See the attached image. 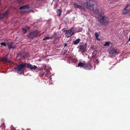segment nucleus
<instances>
[{
	"label": "nucleus",
	"instance_id": "30",
	"mask_svg": "<svg viewBox=\"0 0 130 130\" xmlns=\"http://www.w3.org/2000/svg\"><path fill=\"white\" fill-rule=\"evenodd\" d=\"M67 44L66 43H64V47H65L66 46H67Z\"/></svg>",
	"mask_w": 130,
	"mask_h": 130
},
{
	"label": "nucleus",
	"instance_id": "26",
	"mask_svg": "<svg viewBox=\"0 0 130 130\" xmlns=\"http://www.w3.org/2000/svg\"><path fill=\"white\" fill-rule=\"evenodd\" d=\"M59 40V38L58 37H56L54 40V42H57Z\"/></svg>",
	"mask_w": 130,
	"mask_h": 130
},
{
	"label": "nucleus",
	"instance_id": "12",
	"mask_svg": "<svg viewBox=\"0 0 130 130\" xmlns=\"http://www.w3.org/2000/svg\"><path fill=\"white\" fill-rule=\"evenodd\" d=\"M92 10H93V11L95 14L96 15H98L99 14L100 10H99V8L98 7H97L94 9L93 8Z\"/></svg>",
	"mask_w": 130,
	"mask_h": 130
},
{
	"label": "nucleus",
	"instance_id": "34",
	"mask_svg": "<svg viewBox=\"0 0 130 130\" xmlns=\"http://www.w3.org/2000/svg\"><path fill=\"white\" fill-rule=\"evenodd\" d=\"M2 19V18H1V17H0V20H1Z\"/></svg>",
	"mask_w": 130,
	"mask_h": 130
},
{
	"label": "nucleus",
	"instance_id": "17",
	"mask_svg": "<svg viewBox=\"0 0 130 130\" xmlns=\"http://www.w3.org/2000/svg\"><path fill=\"white\" fill-rule=\"evenodd\" d=\"M80 41V39H76L75 41H74L73 43L75 45L78 43Z\"/></svg>",
	"mask_w": 130,
	"mask_h": 130
},
{
	"label": "nucleus",
	"instance_id": "9",
	"mask_svg": "<svg viewBox=\"0 0 130 130\" xmlns=\"http://www.w3.org/2000/svg\"><path fill=\"white\" fill-rule=\"evenodd\" d=\"M7 44L9 49L16 48L15 45L13 44V42L12 41L7 42Z\"/></svg>",
	"mask_w": 130,
	"mask_h": 130
},
{
	"label": "nucleus",
	"instance_id": "18",
	"mask_svg": "<svg viewBox=\"0 0 130 130\" xmlns=\"http://www.w3.org/2000/svg\"><path fill=\"white\" fill-rule=\"evenodd\" d=\"M52 39V37L46 36L43 39V40H45L46 41L47 40L49 39Z\"/></svg>",
	"mask_w": 130,
	"mask_h": 130
},
{
	"label": "nucleus",
	"instance_id": "13",
	"mask_svg": "<svg viewBox=\"0 0 130 130\" xmlns=\"http://www.w3.org/2000/svg\"><path fill=\"white\" fill-rule=\"evenodd\" d=\"M29 6L28 5H27L25 6H24L20 7L19 9L21 10H24L26 9H28L29 8Z\"/></svg>",
	"mask_w": 130,
	"mask_h": 130
},
{
	"label": "nucleus",
	"instance_id": "35",
	"mask_svg": "<svg viewBox=\"0 0 130 130\" xmlns=\"http://www.w3.org/2000/svg\"><path fill=\"white\" fill-rule=\"evenodd\" d=\"M23 0H21L20 1V2H21L23 1Z\"/></svg>",
	"mask_w": 130,
	"mask_h": 130
},
{
	"label": "nucleus",
	"instance_id": "36",
	"mask_svg": "<svg viewBox=\"0 0 130 130\" xmlns=\"http://www.w3.org/2000/svg\"><path fill=\"white\" fill-rule=\"evenodd\" d=\"M55 0H53V2L54 1H55Z\"/></svg>",
	"mask_w": 130,
	"mask_h": 130
},
{
	"label": "nucleus",
	"instance_id": "15",
	"mask_svg": "<svg viewBox=\"0 0 130 130\" xmlns=\"http://www.w3.org/2000/svg\"><path fill=\"white\" fill-rule=\"evenodd\" d=\"M85 65V63L80 62L78 64L77 67H83L84 68V66Z\"/></svg>",
	"mask_w": 130,
	"mask_h": 130
},
{
	"label": "nucleus",
	"instance_id": "24",
	"mask_svg": "<svg viewBox=\"0 0 130 130\" xmlns=\"http://www.w3.org/2000/svg\"><path fill=\"white\" fill-rule=\"evenodd\" d=\"M57 14L59 16L61 13V11L59 9H58V11L57 12Z\"/></svg>",
	"mask_w": 130,
	"mask_h": 130
},
{
	"label": "nucleus",
	"instance_id": "4",
	"mask_svg": "<svg viewBox=\"0 0 130 130\" xmlns=\"http://www.w3.org/2000/svg\"><path fill=\"white\" fill-rule=\"evenodd\" d=\"M8 55L7 54L0 57V62H1L3 64H12V61L8 60Z\"/></svg>",
	"mask_w": 130,
	"mask_h": 130
},
{
	"label": "nucleus",
	"instance_id": "33",
	"mask_svg": "<svg viewBox=\"0 0 130 130\" xmlns=\"http://www.w3.org/2000/svg\"><path fill=\"white\" fill-rule=\"evenodd\" d=\"M128 41H130V36L129 37L128 40Z\"/></svg>",
	"mask_w": 130,
	"mask_h": 130
},
{
	"label": "nucleus",
	"instance_id": "8",
	"mask_svg": "<svg viewBox=\"0 0 130 130\" xmlns=\"http://www.w3.org/2000/svg\"><path fill=\"white\" fill-rule=\"evenodd\" d=\"M74 32V28H71L69 30L66 31L65 35L68 38L73 35Z\"/></svg>",
	"mask_w": 130,
	"mask_h": 130
},
{
	"label": "nucleus",
	"instance_id": "37",
	"mask_svg": "<svg viewBox=\"0 0 130 130\" xmlns=\"http://www.w3.org/2000/svg\"><path fill=\"white\" fill-rule=\"evenodd\" d=\"M129 1H130V0H129Z\"/></svg>",
	"mask_w": 130,
	"mask_h": 130
},
{
	"label": "nucleus",
	"instance_id": "28",
	"mask_svg": "<svg viewBox=\"0 0 130 130\" xmlns=\"http://www.w3.org/2000/svg\"><path fill=\"white\" fill-rule=\"evenodd\" d=\"M99 61L98 60V59H97L95 60V61H94V62L95 63H99Z\"/></svg>",
	"mask_w": 130,
	"mask_h": 130
},
{
	"label": "nucleus",
	"instance_id": "7",
	"mask_svg": "<svg viewBox=\"0 0 130 130\" xmlns=\"http://www.w3.org/2000/svg\"><path fill=\"white\" fill-rule=\"evenodd\" d=\"M83 3L82 1H78L77 3L75 2L73 4L74 8H75L83 9L84 7L83 6Z\"/></svg>",
	"mask_w": 130,
	"mask_h": 130
},
{
	"label": "nucleus",
	"instance_id": "23",
	"mask_svg": "<svg viewBox=\"0 0 130 130\" xmlns=\"http://www.w3.org/2000/svg\"><path fill=\"white\" fill-rule=\"evenodd\" d=\"M8 15V11H6L3 14V16L4 17Z\"/></svg>",
	"mask_w": 130,
	"mask_h": 130
},
{
	"label": "nucleus",
	"instance_id": "5",
	"mask_svg": "<svg viewBox=\"0 0 130 130\" xmlns=\"http://www.w3.org/2000/svg\"><path fill=\"white\" fill-rule=\"evenodd\" d=\"M39 33V31L37 30L32 31L28 34V38L29 39H32L36 37Z\"/></svg>",
	"mask_w": 130,
	"mask_h": 130
},
{
	"label": "nucleus",
	"instance_id": "10",
	"mask_svg": "<svg viewBox=\"0 0 130 130\" xmlns=\"http://www.w3.org/2000/svg\"><path fill=\"white\" fill-rule=\"evenodd\" d=\"M92 68V66L91 63L90 62H88L87 63H85V65L84 66V69L86 70H90Z\"/></svg>",
	"mask_w": 130,
	"mask_h": 130
},
{
	"label": "nucleus",
	"instance_id": "14",
	"mask_svg": "<svg viewBox=\"0 0 130 130\" xmlns=\"http://www.w3.org/2000/svg\"><path fill=\"white\" fill-rule=\"evenodd\" d=\"M29 54L28 52H26L23 54L21 55L22 59H24L26 57L29 56Z\"/></svg>",
	"mask_w": 130,
	"mask_h": 130
},
{
	"label": "nucleus",
	"instance_id": "11",
	"mask_svg": "<svg viewBox=\"0 0 130 130\" xmlns=\"http://www.w3.org/2000/svg\"><path fill=\"white\" fill-rule=\"evenodd\" d=\"M87 45V44L85 43L84 45L80 46L79 51H81L82 53L84 52L86 50Z\"/></svg>",
	"mask_w": 130,
	"mask_h": 130
},
{
	"label": "nucleus",
	"instance_id": "29",
	"mask_svg": "<svg viewBox=\"0 0 130 130\" xmlns=\"http://www.w3.org/2000/svg\"><path fill=\"white\" fill-rule=\"evenodd\" d=\"M0 17H1V18H2V19H3L4 18V17L3 16V14L1 15H0Z\"/></svg>",
	"mask_w": 130,
	"mask_h": 130
},
{
	"label": "nucleus",
	"instance_id": "16",
	"mask_svg": "<svg viewBox=\"0 0 130 130\" xmlns=\"http://www.w3.org/2000/svg\"><path fill=\"white\" fill-rule=\"evenodd\" d=\"M127 8H125L123 10L122 12V13L123 14H126L127 13H128L129 12L127 11Z\"/></svg>",
	"mask_w": 130,
	"mask_h": 130
},
{
	"label": "nucleus",
	"instance_id": "19",
	"mask_svg": "<svg viewBox=\"0 0 130 130\" xmlns=\"http://www.w3.org/2000/svg\"><path fill=\"white\" fill-rule=\"evenodd\" d=\"M0 44L1 45V46H0L2 47V46H4L5 47H6L7 45V43H6L5 42H2L0 43Z\"/></svg>",
	"mask_w": 130,
	"mask_h": 130
},
{
	"label": "nucleus",
	"instance_id": "2",
	"mask_svg": "<svg viewBox=\"0 0 130 130\" xmlns=\"http://www.w3.org/2000/svg\"><path fill=\"white\" fill-rule=\"evenodd\" d=\"M98 19L101 25L104 26H106L109 23V19L108 17L104 15V13L102 12L99 15Z\"/></svg>",
	"mask_w": 130,
	"mask_h": 130
},
{
	"label": "nucleus",
	"instance_id": "22",
	"mask_svg": "<svg viewBox=\"0 0 130 130\" xmlns=\"http://www.w3.org/2000/svg\"><path fill=\"white\" fill-rule=\"evenodd\" d=\"M125 8H127V10L129 12L130 11V5H127Z\"/></svg>",
	"mask_w": 130,
	"mask_h": 130
},
{
	"label": "nucleus",
	"instance_id": "31",
	"mask_svg": "<svg viewBox=\"0 0 130 130\" xmlns=\"http://www.w3.org/2000/svg\"><path fill=\"white\" fill-rule=\"evenodd\" d=\"M96 39L99 41H100L101 40L99 38H96Z\"/></svg>",
	"mask_w": 130,
	"mask_h": 130
},
{
	"label": "nucleus",
	"instance_id": "20",
	"mask_svg": "<svg viewBox=\"0 0 130 130\" xmlns=\"http://www.w3.org/2000/svg\"><path fill=\"white\" fill-rule=\"evenodd\" d=\"M110 43L109 42H105V44L104 45V46H109V45Z\"/></svg>",
	"mask_w": 130,
	"mask_h": 130
},
{
	"label": "nucleus",
	"instance_id": "32",
	"mask_svg": "<svg viewBox=\"0 0 130 130\" xmlns=\"http://www.w3.org/2000/svg\"><path fill=\"white\" fill-rule=\"evenodd\" d=\"M45 76L47 77L48 76V74H46L45 75Z\"/></svg>",
	"mask_w": 130,
	"mask_h": 130
},
{
	"label": "nucleus",
	"instance_id": "25",
	"mask_svg": "<svg viewBox=\"0 0 130 130\" xmlns=\"http://www.w3.org/2000/svg\"><path fill=\"white\" fill-rule=\"evenodd\" d=\"M22 29L23 31V33L24 34H25L26 32L27 31V29L23 28H22Z\"/></svg>",
	"mask_w": 130,
	"mask_h": 130
},
{
	"label": "nucleus",
	"instance_id": "6",
	"mask_svg": "<svg viewBox=\"0 0 130 130\" xmlns=\"http://www.w3.org/2000/svg\"><path fill=\"white\" fill-rule=\"evenodd\" d=\"M118 53V49L114 47L111 48L109 53V55L111 57H115Z\"/></svg>",
	"mask_w": 130,
	"mask_h": 130
},
{
	"label": "nucleus",
	"instance_id": "1",
	"mask_svg": "<svg viewBox=\"0 0 130 130\" xmlns=\"http://www.w3.org/2000/svg\"><path fill=\"white\" fill-rule=\"evenodd\" d=\"M25 68L30 69L31 70H35L37 68V67L36 66H33L30 63H28L25 62H22L19 64L17 67H14V69L16 70L17 73L19 74H24V71L23 69Z\"/></svg>",
	"mask_w": 130,
	"mask_h": 130
},
{
	"label": "nucleus",
	"instance_id": "27",
	"mask_svg": "<svg viewBox=\"0 0 130 130\" xmlns=\"http://www.w3.org/2000/svg\"><path fill=\"white\" fill-rule=\"evenodd\" d=\"M95 36L96 37V38H98L99 37V34H98V33L97 32H95Z\"/></svg>",
	"mask_w": 130,
	"mask_h": 130
},
{
	"label": "nucleus",
	"instance_id": "3",
	"mask_svg": "<svg viewBox=\"0 0 130 130\" xmlns=\"http://www.w3.org/2000/svg\"><path fill=\"white\" fill-rule=\"evenodd\" d=\"M95 2L93 0H89L84 2V6L87 9L92 10L93 9Z\"/></svg>",
	"mask_w": 130,
	"mask_h": 130
},
{
	"label": "nucleus",
	"instance_id": "21",
	"mask_svg": "<svg viewBox=\"0 0 130 130\" xmlns=\"http://www.w3.org/2000/svg\"><path fill=\"white\" fill-rule=\"evenodd\" d=\"M96 52H93L92 55V58H94L96 56Z\"/></svg>",
	"mask_w": 130,
	"mask_h": 130
}]
</instances>
